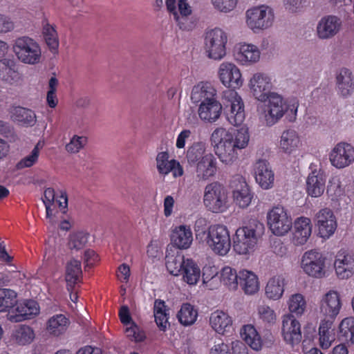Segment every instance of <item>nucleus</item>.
Returning <instances> with one entry per match:
<instances>
[{"instance_id":"nucleus-44","label":"nucleus","mask_w":354,"mask_h":354,"mask_svg":"<svg viewBox=\"0 0 354 354\" xmlns=\"http://www.w3.org/2000/svg\"><path fill=\"white\" fill-rule=\"evenodd\" d=\"M179 322L183 326H191L198 317V311L189 303L183 304L177 314Z\"/></svg>"},{"instance_id":"nucleus-51","label":"nucleus","mask_w":354,"mask_h":354,"mask_svg":"<svg viewBox=\"0 0 354 354\" xmlns=\"http://www.w3.org/2000/svg\"><path fill=\"white\" fill-rule=\"evenodd\" d=\"M126 336L131 340L136 342H143L146 338L145 332L134 322L130 324L129 327L125 329Z\"/></svg>"},{"instance_id":"nucleus-29","label":"nucleus","mask_w":354,"mask_h":354,"mask_svg":"<svg viewBox=\"0 0 354 354\" xmlns=\"http://www.w3.org/2000/svg\"><path fill=\"white\" fill-rule=\"evenodd\" d=\"M301 145L298 133L294 129H287L282 132L279 140V149L285 153L291 154L296 151Z\"/></svg>"},{"instance_id":"nucleus-7","label":"nucleus","mask_w":354,"mask_h":354,"mask_svg":"<svg viewBox=\"0 0 354 354\" xmlns=\"http://www.w3.org/2000/svg\"><path fill=\"white\" fill-rule=\"evenodd\" d=\"M268 225L276 236H283L292 226V218L281 205L274 206L267 214Z\"/></svg>"},{"instance_id":"nucleus-33","label":"nucleus","mask_w":354,"mask_h":354,"mask_svg":"<svg viewBox=\"0 0 354 354\" xmlns=\"http://www.w3.org/2000/svg\"><path fill=\"white\" fill-rule=\"evenodd\" d=\"M180 275L189 285H195L199 281L201 272L199 266L192 259H186Z\"/></svg>"},{"instance_id":"nucleus-20","label":"nucleus","mask_w":354,"mask_h":354,"mask_svg":"<svg viewBox=\"0 0 354 354\" xmlns=\"http://www.w3.org/2000/svg\"><path fill=\"white\" fill-rule=\"evenodd\" d=\"M342 21L335 15L323 17L317 27V35L321 39H329L336 35L341 30Z\"/></svg>"},{"instance_id":"nucleus-64","label":"nucleus","mask_w":354,"mask_h":354,"mask_svg":"<svg viewBox=\"0 0 354 354\" xmlns=\"http://www.w3.org/2000/svg\"><path fill=\"white\" fill-rule=\"evenodd\" d=\"M298 106L299 103L295 99L290 100L287 106H284L285 113L290 117V121H293L296 118Z\"/></svg>"},{"instance_id":"nucleus-14","label":"nucleus","mask_w":354,"mask_h":354,"mask_svg":"<svg viewBox=\"0 0 354 354\" xmlns=\"http://www.w3.org/2000/svg\"><path fill=\"white\" fill-rule=\"evenodd\" d=\"M15 306V313H9L8 315V319L11 322L17 323L30 319L39 313V304L32 299L17 302Z\"/></svg>"},{"instance_id":"nucleus-4","label":"nucleus","mask_w":354,"mask_h":354,"mask_svg":"<svg viewBox=\"0 0 354 354\" xmlns=\"http://www.w3.org/2000/svg\"><path fill=\"white\" fill-rule=\"evenodd\" d=\"M12 50L17 58L24 64L34 65L41 60V50L39 44L28 36L17 38Z\"/></svg>"},{"instance_id":"nucleus-49","label":"nucleus","mask_w":354,"mask_h":354,"mask_svg":"<svg viewBox=\"0 0 354 354\" xmlns=\"http://www.w3.org/2000/svg\"><path fill=\"white\" fill-rule=\"evenodd\" d=\"M185 260L184 256L181 254L166 256L167 270L174 276L180 275Z\"/></svg>"},{"instance_id":"nucleus-30","label":"nucleus","mask_w":354,"mask_h":354,"mask_svg":"<svg viewBox=\"0 0 354 354\" xmlns=\"http://www.w3.org/2000/svg\"><path fill=\"white\" fill-rule=\"evenodd\" d=\"M216 90L209 82H201L194 86L191 99L194 103H202L216 100Z\"/></svg>"},{"instance_id":"nucleus-35","label":"nucleus","mask_w":354,"mask_h":354,"mask_svg":"<svg viewBox=\"0 0 354 354\" xmlns=\"http://www.w3.org/2000/svg\"><path fill=\"white\" fill-rule=\"evenodd\" d=\"M11 118L19 124L26 127H32L36 122L35 112L21 106H16L12 109Z\"/></svg>"},{"instance_id":"nucleus-10","label":"nucleus","mask_w":354,"mask_h":354,"mask_svg":"<svg viewBox=\"0 0 354 354\" xmlns=\"http://www.w3.org/2000/svg\"><path fill=\"white\" fill-rule=\"evenodd\" d=\"M230 102V109L226 111V119L234 126L241 125L245 118L244 104L240 95L234 90H231L225 94Z\"/></svg>"},{"instance_id":"nucleus-61","label":"nucleus","mask_w":354,"mask_h":354,"mask_svg":"<svg viewBox=\"0 0 354 354\" xmlns=\"http://www.w3.org/2000/svg\"><path fill=\"white\" fill-rule=\"evenodd\" d=\"M316 217L317 225L321 223H327L329 221V219L335 218L333 212L328 208L321 209L317 213Z\"/></svg>"},{"instance_id":"nucleus-57","label":"nucleus","mask_w":354,"mask_h":354,"mask_svg":"<svg viewBox=\"0 0 354 354\" xmlns=\"http://www.w3.org/2000/svg\"><path fill=\"white\" fill-rule=\"evenodd\" d=\"M239 0H212L214 8L223 12H229L237 6Z\"/></svg>"},{"instance_id":"nucleus-5","label":"nucleus","mask_w":354,"mask_h":354,"mask_svg":"<svg viewBox=\"0 0 354 354\" xmlns=\"http://www.w3.org/2000/svg\"><path fill=\"white\" fill-rule=\"evenodd\" d=\"M203 203L212 212H224L227 209V194L225 187L218 181L207 184L204 190Z\"/></svg>"},{"instance_id":"nucleus-28","label":"nucleus","mask_w":354,"mask_h":354,"mask_svg":"<svg viewBox=\"0 0 354 354\" xmlns=\"http://www.w3.org/2000/svg\"><path fill=\"white\" fill-rule=\"evenodd\" d=\"M239 286L246 295H254L259 290V281L257 274L248 270L239 272Z\"/></svg>"},{"instance_id":"nucleus-13","label":"nucleus","mask_w":354,"mask_h":354,"mask_svg":"<svg viewBox=\"0 0 354 354\" xmlns=\"http://www.w3.org/2000/svg\"><path fill=\"white\" fill-rule=\"evenodd\" d=\"M218 77L225 86L233 89L240 88L243 82L239 68L230 62H223L220 65Z\"/></svg>"},{"instance_id":"nucleus-18","label":"nucleus","mask_w":354,"mask_h":354,"mask_svg":"<svg viewBox=\"0 0 354 354\" xmlns=\"http://www.w3.org/2000/svg\"><path fill=\"white\" fill-rule=\"evenodd\" d=\"M282 335L285 342L291 345L301 342V326L293 315L288 314L283 317Z\"/></svg>"},{"instance_id":"nucleus-54","label":"nucleus","mask_w":354,"mask_h":354,"mask_svg":"<svg viewBox=\"0 0 354 354\" xmlns=\"http://www.w3.org/2000/svg\"><path fill=\"white\" fill-rule=\"evenodd\" d=\"M39 156V149L37 145L32 150L30 155L22 158L17 165V167L19 169L26 167H30L35 165Z\"/></svg>"},{"instance_id":"nucleus-11","label":"nucleus","mask_w":354,"mask_h":354,"mask_svg":"<svg viewBox=\"0 0 354 354\" xmlns=\"http://www.w3.org/2000/svg\"><path fill=\"white\" fill-rule=\"evenodd\" d=\"M329 158L336 168H344L354 162V147L344 142L337 143L332 149Z\"/></svg>"},{"instance_id":"nucleus-40","label":"nucleus","mask_w":354,"mask_h":354,"mask_svg":"<svg viewBox=\"0 0 354 354\" xmlns=\"http://www.w3.org/2000/svg\"><path fill=\"white\" fill-rule=\"evenodd\" d=\"M243 339L253 350L259 351L262 348L261 336L252 325H245L241 333Z\"/></svg>"},{"instance_id":"nucleus-9","label":"nucleus","mask_w":354,"mask_h":354,"mask_svg":"<svg viewBox=\"0 0 354 354\" xmlns=\"http://www.w3.org/2000/svg\"><path fill=\"white\" fill-rule=\"evenodd\" d=\"M326 258L317 250L306 252L301 259V268L308 275L321 278L324 276Z\"/></svg>"},{"instance_id":"nucleus-16","label":"nucleus","mask_w":354,"mask_h":354,"mask_svg":"<svg viewBox=\"0 0 354 354\" xmlns=\"http://www.w3.org/2000/svg\"><path fill=\"white\" fill-rule=\"evenodd\" d=\"M268 104L265 109V120L268 126L276 124L284 115L283 98L277 93L270 94Z\"/></svg>"},{"instance_id":"nucleus-60","label":"nucleus","mask_w":354,"mask_h":354,"mask_svg":"<svg viewBox=\"0 0 354 354\" xmlns=\"http://www.w3.org/2000/svg\"><path fill=\"white\" fill-rule=\"evenodd\" d=\"M98 261V255L93 250L88 249L84 251V261L85 263V268H92Z\"/></svg>"},{"instance_id":"nucleus-31","label":"nucleus","mask_w":354,"mask_h":354,"mask_svg":"<svg viewBox=\"0 0 354 354\" xmlns=\"http://www.w3.org/2000/svg\"><path fill=\"white\" fill-rule=\"evenodd\" d=\"M234 55L238 62L243 65H248L259 61L260 51L254 45L244 44L240 46Z\"/></svg>"},{"instance_id":"nucleus-46","label":"nucleus","mask_w":354,"mask_h":354,"mask_svg":"<svg viewBox=\"0 0 354 354\" xmlns=\"http://www.w3.org/2000/svg\"><path fill=\"white\" fill-rule=\"evenodd\" d=\"M205 145L202 142H195L190 146L186 153V158L190 165H196L206 156Z\"/></svg>"},{"instance_id":"nucleus-3","label":"nucleus","mask_w":354,"mask_h":354,"mask_svg":"<svg viewBox=\"0 0 354 354\" xmlns=\"http://www.w3.org/2000/svg\"><path fill=\"white\" fill-rule=\"evenodd\" d=\"M196 236L220 256L226 255L231 248L230 232L224 225H211L203 232L196 230Z\"/></svg>"},{"instance_id":"nucleus-27","label":"nucleus","mask_w":354,"mask_h":354,"mask_svg":"<svg viewBox=\"0 0 354 354\" xmlns=\"http://www.w3.org/2000/svg\"><path fill=\"white\" fill-rule=\"evenodd\" d=\"M171 241L179 249L189 248L193 241L190 227L184 225L176 227L172 231Z\"/></svg>"},{"instance_id":"nucleus-42","label":"nucleus","mask_w":354,"mask_h":354,"mask_svg":"<svg viewBox=\"0 0 354 354\" xmlns=\"http://www.w3.org/2000/svg\"><path fill=\"white\" fill-rule=\"evenodd\" d=\"M220 281L226 288L231 290H235L239 286V273L236 270L225 266L220 272Z\"/></svg>"},{"instance_id":"nucleus-55","label":"nucleus","mask_w":354,"mask_h":354,"mask_svg":"<svg viewBox=\"0 0 354 354\" xmlns=\"http://www.w3.org/2000/svg\"><path fill=\"white\" fill-rule=\"evenodd\" d=\"M258 314L259 319L266 324H274L277 319L274 310L266 305L259 306Z\"/></svg>"},{"instance_id":"nucleus-48","label":"nucleus","mask_w":354,"mask_h":354,"mask_svg":"<svg viewBox=\"0 0 354 354\" xmlns=\"http://www.w3.org/2000/svg\"><path fill=\"white\" fill-rule=\"evenodd\" d=\"M14 337L17 344L26 345L30 344L35 339L33 329L26 325H21L14 333Z\"/></svg>"},{"instance_id":"nucleus-25","label":"nucleus","mask_w":354,"mask_h":354,"mask_svg":"<svg viewBox=\"0 0 354 354\" xmlns=\"http://www.w3.org/2000/svg\"><path fill=\"white\" fill-rule=\"evenodd\" d=\"M221 111L222 105L216 99L214 100H209L207 102L201 103L198 113L202 120L212 123L219 118Z\"/></svg>"},{"instance_id":"nucleus-59","label":"nucleus","mask_w":354,"mask_h":354,"mask_svg":"<svg viewBox=\"0 0 354 354\" xmlns=\"http://www.w3.org/2000/svg\"><path fill=\"white\" fill-rule=\"evenodd\" d=\"M173 16L180 29L188 31L194 27V23L188 17H180L178 13H175Z\"/></svg>"},{"instance_id":"nucleus-41","label":"nucleus","mask_w":354,"mask_h":354,"mask_svg":"<svg viewBox=\"0 0 354 354\" xmlns=\"http://www.w3.org/2000/svg\"><path fill=\"white\" fill-rule=\"evenodd\" d=\"M42 33L46 45L53 53H57L59 48V38L55 26L50 25L47 20L42 22Z\"/></svg>"},{"instance_id":"nucleus-50","label":"nucleus","mask_w":354,"mask_h":354,"mask_svg":"<svg viewBox=\"0 0 354 354\" xmlns=\"http://www.w3.org/2000/svg\"><path fill=\"white\" fill-rule=\"evenodd\" d=\"M306 301L301 294L292 295L288 301V308L292 313L297 315H301L306 308Z\"/></svg>"},{"instance_id":"nucleus-2","label":"nucleus","mask_w":354,"mask_h":354,"mask_svg":"<svg viewBox=\"0 0 354 354\" xmlns=\"http://www.w3.org/2000/svg\"><path fill=\"white\" fill-rule=\"evenodd\" d=\"M263 231V224L257 220H252L248 225L239 227L233 237L234 250L239 254L254 252Z\"/></svg>"},{"instance_id":"nucleus-8","label":"nucleus","mask_w":354,"mask_h":354,"mask_svg":"<svg viewBox=\"0 0 354 354\" xmlns=\"http://www.w3.org/2000/svg\"><path fill=\"white\" fill-rule=\"evenodd\" d=\"M274 12L269 6L261 5L254 6L246 11V23L253 31L263 30L272 26Z\"/></svg>"},{"instance_id":"nucleus-19","label":"nucleus","mask_w":354,"mask_h":354,"mask_svg":"<svg viewBox=\"0 0 354 354\" xmlns=\"http://www.w3.org/2000/svg\"><path fill=\"white\" fill-rule=\"evenodd\" d=\"M342 308V303L339 295L335 290H330L327 292L320 302V312L328 319L333 320L335 319Z\"/></svg>"},{"instance_id":"nucleus-21","label":"nucleus","mask_w":354,"mask_h":354,"mask_svg":"<svg viewBox=\"0 0 354 354\" xmlns=\"http://www.w3.org/2000/svg\"><path fill=\"white\" fill-rule=\"evenodd\" d=\"M326 176L322 169H314L308 174L306 180V192L312 197L322 196L325 189Z\"/></svg>"},{"instance_id":"nucleus-47","label":"nucleus","mask_w":354,"mask_h":354,"mask_svg":"<svg viewBox=\"0 0 354 354\" xmlns=\"http://www.w3.org/2000/svg\"><path fill=\"white\" fill-rule=\"evenodd\" d=\"M339 328V337L347 343L354 344V317L344 318Z\"/></svg>"},{"instance_id":"nucleus-53","label":"nucleus","mask_w":354,"mask_h":354,"mask_svg":"<svg viewBox=\"0 0 354 354\" xmlns=\"http://www.w3.org/2000/svg\"><path fill=\"white\" fill-rule=\"evenodd\" d=\"M86 137L75 135L69 143L66 145V150L71 153H77L86 145Z\"/></svg>"},{"instance_id":"nucleus-15","label":"nucleus","mask_w":354,"mask_h":354,"mask_svg":"<svg viewBox=\"0 0 354 354\" xmlns=\"http://www.w3.org/2000/svg\"><path fill=\"white\" fill-rule=\"evenodd\" d=\"M334 268L339 279H348L354 273V256L346 250L342 249L337 253Z\"/></svg>"},{"instance_id":"nucleus-12","label":"nucleus","mask_w":354,"mask_h":354,"mask_svg":"<svg viewBox=\"0 0 354 354\" xmlns=\"http://www.w3.org/2000/svg\"><path fill=\"white\" fill-rule=\"evenodd\" d=\"M230 187L233 189L232 196L236 204L241 208L248 207L252 202L253 194L245 179L239 175L234 176Z\"/></svg>"},{"instance_id":"nucleus-39","label":"nucleus","mask_w":354,"mask_h":354,"mask_svg":"<svg viewBox=\"0 0 354 354\" xmlns=\"http://www.w3.org/2000/svg\"><path fill=\"white\" fill-rule=\"evenodd\" d=\"M337 88L343 97L350 95L354 89V83L351 71L342 68L337 76Z\"/></svg>"},{"instance_id":"nucleus-6","label":"nucleus","mask_w":354,"mask_h":354,"mask_svg":"<svg viewBox=\"0 0 354 354\" xmlns=\"http://www.w3.org/2000/svg\"><path fill=\"white\" fill-rule=\"evenodd\" d=\"M227 34L221 28L207 31L205 37V49L208 57L219 60L226 54Z\"/></svg>"},{"instance_id":"nucleus-45","label":"nucleus","mask_w":354,"mask_h":354,"mask_svg":"<svg viewBox=\"0 0 354 354\" xmlns=\"http://www.w3.org/2000/svg\"><path fill=\"white\" fill-rule=\"evenodd\" d=\"M17 294L9 288H0V313L7 312L17 304Z\"/></svg>"},{"instance_id":"nucleus-17","label":"nucleus","mask_w":354,"mask_h":354,"mask_svg":"<svg viewBox=\"0 0 354 354\" xmlns=\"http://www.w3.org/2000/svg\"><path fill=\"white\" fill-rule=\"evenodd\" d=\"M253 95L261 102H266L270 96L272 88L270 78L263 73H256L250 81Z\"/></svg>"},{"instance_id":"nucleus-1","label":"nucleus","mask_w":354,"mask_h":354,"mask_svg":"<svg viewBox=\"0 0 354 354\" xmlns=\"http://www.w3.org/2000/svg\"><path fill=\"white\" fill-rule=\"evenodd\" d=\"M216 155L225 165H232L239 156V151L245 149L249 142L248 129L216 128L211 135Z\"/></svg>"},{"instance_id":"nucleus-22","label":"nucleus","mask_w":354,"mask_h":354,"mask_svg":"<svg viewBox=\"0 0 354 354\" xmlns=\"http://www.w3.org/2000/svg\"><path fill=\"white\" fill-rule=\"evenodd\" d=\"M254 174L257 183L262 189H268L272 187L274 174L268 161L259 160L254 165Z\"/></svg>"},{"instance_id":"nucleus-58","label":"nucleus","mask_w":354,"mask_h":354,"mask_svg":"<svg viewBox=\"0 0 354 354\" xmlns=\"http://www.w3.org/2000/svg\"><path fill=\"white\" fill-rule=\"evenodd\" d=\"M19 276L20 272L17 270L0 272V286L12 285L15 283V279Z\"/></svg>"},{"instance_id":"nucleus-43","label":"nucleus","mask_w":354,"mask_h":354,"mask_svg":"<svg viewBox=\"0 0 354 354\" xmlns=\"http://www.w3.org/2000/svg\"><path fill=\"white\" fill-rule=\"evenodd\" d=\"M153 314L155 322L160 330L165 331L168 324L169 315L164 301L156 299L154 302Z\"/></svg>"},{"instance_id":"nucleus-56","label":"nucleus","mask_w":354,"mask_h":354,"mask_svg":"<svg viewBox=\"0 0 354 354\" xmlns=\"http://www.w3.org/2000/svg\"><path fill=\"white\" fill-rule=\"evenodd\" d=\"M319 234L323 238H328L335 231L337 223L335 218L329 219V221L324 223H321L317 225Z\"/></svg>"},{"instance_id":"nucleus-32","label":"nucleus","mask_w":354,"mask_h":354,"mask_svg":"<svg viewBox=\"0 0 354 354\" xmlns=\"http://www.w3.org/2000/svg\"><path fill=\"white\" fill-rule=\"evenodd\" d=\"M209 322L212 328L222 335L229 332L232 327V318L223 311L216 310L212 313Z\"/></svg>"},{"instance_id":"nucleus-24","label":"nucleus","mask_w":354,"mask_h":354,"mask_svg":"<svg viewBox=\"0 0 354 354\" xmlns=\"http://www.w3.org/2000/svg\"><path fill=\"white\" fill-rule=\"evenodd\" d=\"M217 169L216 158L212 153H207L202 160L196 165V177L199 180H207L216 174Z\"/></svg>"},{"instance_id":"nucleus-34","label":"nucleus","mask_w":354,"mask_h":354,"mask_svg":"<svg viewBox=\"0 0 354 354\" xmlns=\"http://www.w3.org/2000/svg\"><path fill=\"white\" fill-rule=\"evenodd\" d=\"M19 77V74L15 60L6 58L0 59V79L1 80L12 84Z\"/></svg>"},{"instance_id":"nucleus-62","label":"nucleus","mask_w":354,"mask_h":354,"mask_svg":"<svg viewBox=\"0 0 354 354\" xmlns=\"http://www.w3.org/2000/svg\"><path fill=\"white\" fill-rule=\"evenodd\" d=\"M55 202L57 204L60 211L65 213L68 207V196L66 192L60 191L59 194L56 195Z\"/></svg>"},{"instance_id":"nucleus-23","label":"nucleus","mask_w":354,"mask_h":354,"mask_svg":"<svg viewBox=\"0 0 354 354\" xmlns=\"http://www.w3.org/2000/svg\"><path fill=\"white\" fill-rule=\"evenodd\" d=\"M292 241L295 245H302L310 238L313 225L310 218L304 216L297 218L294 223Z\"/></svg>"},{"instance_id":"nucleus-36","label":"nucleus","mask_w":354,"mask_h":354,"mask_svg":"<svg viewBox=\"0 0 354 354\" xmlns=\"http://www.w3.org/2000/svg\"><path fill=\"white\" fill-rule=\"evenodd\" d=\"M333 320L324 319L319 327V345L323 349H327L335 340V328Z\"/></svg>"},{"instance_id":"nucleus-37","label":"nucleus","mask_w":354,"mask_h":354,"mask_svg":"<svg viewBox=\"0 0 354 354\" xmlns=\"http://www.w3.org/2000/svg\"><path fill=\"white\" fill-rule=\"evenodd\" d=\"M285 279L282 276H274L269 279L266 288V297L272 300L279 299L284 292Z\"/></svg>"},{"instance_id":"nucleus-63","label":"nucleus","mask_w":354,"mask_h":354,"mask_svg":"<svg viewBox=\"0 0 354 354\" xmlns=\"http://www.w3.org/2000/svg\"><path fill=\"white\" fill-rule=\"evenodd\" d=\"M130 277V268L128 265L122 263L117 271L118 279L123 283H127Z\"/></svg>"},{"instance_id":"nucleus-52","label":"nucleus","mask_w":354,"mask_h":354,"mask_svg":"<svg viewBox=\"0 0 354 354\" xmlns=\"http://www.w3.org/2000/svg\"><path fill=\"white\" fill-rule=\"evenodd\" d=\"M88 241V234L83 232H77L70 234L68 246L71 249L80 250Z\"/></svg>"},{"instance_id":"nucleus-26","label":"nucleus","mask_w":354,"mask_h":354,"mask_svg":"<svg viewBox=\"0 0 354 354\" xmlns=\"http://www.w3.org/2000/svg\"><path fill=\"white\" fill-rule=\"evenodd\" d=\"M69 319L63 314H57L50 317L46 324L47 333L53 337L63 335L70 325Z\"/></svg>"},{"instance_id":"nucleus-38","label":"nucleus","mask_w":354,"mask_h":354,"mask_svg":"<svg viewBox=\"0 0 354 354\" xmlns=\"http://www.w3.org/2000/svg\"><path fill=\"white\" fill-rule=\"evenodd\" d=\"M82 274L80 261L73 260L67 264L65 279L68 291L72 292L75 285L80 281Z\"/></svg>"}]
</instances>
